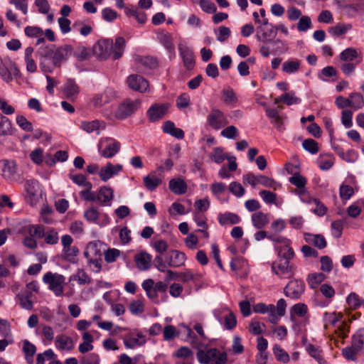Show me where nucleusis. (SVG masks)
I'll return each mask as SVG.
<instances>
[{"instance_id":"338daca9","label":"nucleus","mask_w":364,"mask_h":364,"mask_svg":"<svg viewBox=\"0 0 364 364\" xmlns=\"http://www.w3.org/2000/svg\"><path fill=\"white\" fill-rule=\"evenodd\" d=\"M16 123L24 131L31 132L33 130L32 124L23 115L16 117Z\"/></svg>"},{"instance_id":"4d7b16f0","label":"nucleus","mask_w":364,"mask_h":364,"mask_svg":"<svg viewBox=\"0 0 364 364\" xmlns=\"http://www.w3.org/2000/svg\"><path fill=\"white\" fill-rule=\"evenodd\" d=\"M38 182L36 180H28L25 183V190L31 198H33L37 193Z\"/></svg>"},{"instance_id":"393cba45","label":"nucleus","mask_w":364,"mask_h":364,"mask_svg":"<svg viewBox=\"0 0 364 364\" xmlns=\"http://www.w3.org/2000/svg\"><path fill=\"white\" fill-rule=\"evenodd\" d=\"M124 345L127 348H134L138 346H143L146 340L144 337L138 333L136 336L131 334L124 338Z\"/></svg>"},{"instance_id":"603ef678","label":"nucleus","mask_w":364,"mask_h":364,"mask_svg":"<svg viewBox=\"0 0 364 364\" xmlns=\"http://www.w3.org/2000/svg\"><path fill=\"white\" fill-rule=\"evenodd\" d=\"M70 279L76 280L80 285L90 284L91 282L90 277L83 269H78L77 273L72 276Z\"/></svg>"},{"instance_id":"7ed1b4c3","label":"nucleus","mask_w":364,"mask_h":364,"mask_svg":"<svg viewBox=\"0 0 364 364\" xmlns=\"http://www.w3.org/2000/svg\"><path fill=\"white\" fill-rule=\"evenodd\" d=\"M197 358L201 364H226L228 355L225 352L212 348L207 350H198Z\"/></svg>"},{"instance_id":"13d9d810","label":"nucleus","mask_w":364,"mask_h":364,"mask_svg":"<svg viewBox=\"0 0 364 364\" xmlns=\"http://www.w3.org/2000/svg\"><path fill=\"white\" fill-rule=\"evenodd\" d=\"M273 352L279 361L284 363L289 362V356L279 345H274L273 347Z\"/></svg>"},{"instance_id":"4c0bfd02","label":"nucleus","mask_w":364,"mask_h":364,"mask_svg":"<svg viewBox=\"0 0 364 364\" xmlns=\"http://www.w3.org/2000/svg\"><path fill=\"white\" fill-rule=\"evenodd\" d=\"M253 225L257 229H262L269 223L267 214L262 212H257L252 215Z\"/></svg>"},{"instance_id":"864d4df0","label":"nucleus","mask_w":364,"mask_h":364,"mask_svg":"<svg viewBox=\"0 0 364 364\" xmlns=\"http://www.w3.org/2000/svg\"><path fill=\"white\" fill-rule=\"evenodd\" d=\"M351 28V24H338L330 28L328 31L331 35L338 36L345 34L347 31L350 30Z\"/></svg>"},{"instance_id":"de8ad7c7","label":"nucleus","mask_w":364,"mask_h":364,"mask_svg":"<svg viewBox=\"0 0 364 364\" xmlns=\"http://www.w3.org/2000/svg\"><path fill=\"white\" fill-rule=\"evenodd\" d=\"M277 252L279 257L283 258L284 261H289L294 256V250L290 247V244H286L278 247Z\"/></svg>"},{"instance_id":"473e14b6","label":"nucleus","mask_w":364,"mask_h":364,"mask_svg":"<svg viewBox=\"0 0 364 364\" xmlns=\"http://www.w3.org/2000/svg\"><path fill=\"white\" fill-rule=\"evenodd\" d=\"M126 46V41L123 37H117L113 43V49L112 55L114 60L120 58L124 53Z\"/></svg>"},{"instance_id":"f3484780","label":"nucleus","mask_w":364,"mask_h":364,"mask_svg":"<svg viewBox=\"0 0 364 364\" xmlns=\"http://www.w3.org/2000/svg\"><path fill=\"white\" fill-rule=\"evenodd\" d=\"M186 255L180 251L172 250L166 255V262L170 267H180L185 264Z\"/></svg>"},{"instance_id":"bb28decb","label":"nucleus","mask_w":364,"mask_h":364,"mask_svg":"<svg viewBox=\"0 0 364 364\" xmlns=\"http://www.w3.org/2000/svg\"><path fill=\"white\" fill-rule=\"evenodd\" d=\"M144 186L150 191H153L162 183L161 178L156 175V171L150 173L143 178Z\"/></svg>"},{"instance_id":"8fccbe9b","label":"nucleus","mask_w":364,"mask_h":364,"mask_svg":"<svg viewBox=\"0 0 364 364\" xmlns=\"http://www.w3.org/2000/svg\"><path fill=\"white\" fill-rule=\"evenodd\" d=\"M333 157L332 156H325L320 155L317 159V164L321 170L326 171L330 169L333 165Z\"/></svg>"},{"instance_id":"c85d7f7f","label":"nucleus","mask_w":364,"mask_h":364,"mask_svg":"<svg viewBox=\"0 0 364 364\" xmlns=\"http://www.w3.org/2000/svg\"><path fill=\"white\" fill-rule=\"evenodd\" d=\"M114 193L112 188L110 187L103 186L100 189L99 193L97 195V200L103 204L110 205Z\"/></svg>"},{"instance_id":"6e6552de","label":"nucleus","mask_w":364,"mask_h":364,"mask_svg":"<svg viewBox=\"0 0 364 364\" xmlns=\"http://www.w3.org/2000/svg\"><path fill=\"white\" fill-rule=\"evenodd\" d=\"M18 74L19 70L15 63L9 58H0V76L4 81L9 82L14 76L17 77Z\"/></svg>"},{"instance_id":"ddd939ff","label":"nucleus","mask_w":364,"mask_h":364,"mask_svg":"<svg viewBox=\"0 0 364 364\" xmlns=\"http://www.w3.org/2000/svg\"><path fill=\"white\" fill-rule=\"evenodd\" d=\"M277 36V31L274 25H270V27L257 26L256 38L262 43H273Z\"/></svg>"},{"instance_id":"a211bd4d","label":"nucleus","mask_w":364,"mask_h":364,"mask_svg":"<svg viewBox=\"0 0 364 364\" xmlns=\"http://www.w3.org/2000/svg\"><path fill=\"white\" fill-rule=\"evenodd\" d=\"M115 92L110 88L106 89L103 92L96 95L92 100L95 107H101L110 102L115 97Z\"/></svg>"},{"instance_id":"f8f14e48","label":"nucleus","mask_w":364,"mask_h":364,"mask_svg":"<svg viewBox=\"0 0 364 364\" xmlns=\"http://www.w3.org/2000/svg\"><path fill=\"white\" fill-rule=\"evenodd\" d=\"M272 271L280 278H290L294 274L293 267L289 264V261L280 260L274 262L272 266Z\"/></svg>"},{"instance_id":"dca6fc26","label":"nucleus","mask_w":364,"mask_h":364,"mask_svg":"<svg viewBox=\"0 0 364 364\" xmlns=\"http://www.w3.org/2000/svg\"><path fill=\"white\" fill-rule=\"evenodd\" d=\"M127 82L132 90L140 92H146L149 88L148 81L141 75H131L127 77Z\"/></svg>"},{"instance_id":"2f4dec72","label":"nucleus","mask_w":364,"mask_h":364,"mask_svg":"<svg viewBox=\"0 0 364 364\" xmlns=\"http://www.w3.org/2000/svg\"><path fill=\"white\" fill-rule=\"evenodd\" d=\"M240 221V217L233 213H220L218 215V222L221 225H235Z\"/></svg>"},{"instance_id":"c9c22d12","label":"nucleus","mask_w":364,"mask_h":364,"mask_svg":"<svg viewBox=\"0 0 364 364\" xmlns=\"http://www.w3.org/2000/svg\"><path fill=\"white\" fill-rule=\"evenodd\" d=\"M301 67V60L298 59L288 60L282 64V71L287 74H292L299 70Z\"/></svg>"},{"instance_id":"e433bc0d","label":"nucleus","mask_w":364,"mask_h":364,"mask_svg":"<svg viewBox=\"0 0 364 364\" xmlns=\"http://www.w3.org/2000/svg\"><path fill=\"white\" fill-rule=\"evenodd\" d=\"M209 157L213 161L218 164L223 163L225 159H228V161L232 160V158H230L221 147H215L213 152L209 154Z\"/></svg>"},{"instance_id":"412c9836","label":"nucleus","mask_w":364,"mask_h":364,"mask_svg":"<svg viewBox=\"0 0 364 364\" xmlns=\"http://www.w3.org/2000/svg\"><path fill=\"white\" fill-rule=\"evenodd\" d=\"M134 260L139 270L146 271L151 266L152 257L148 252L141 251L135 255Z\"/></svg>"},{"instance_id":"79ce46f5","label":"nucleus","mask_w":364,"mask_h":364,"mask_svg":"<svg viewBox=\"0 0 364 364\" xmlns=\"http://www.w3.org/2000/svg\"><path fill=\"white\" fill-rule=\"evenodd\" d=\"M160 43L165 47V48L170 53L174 55L175 47L173 43L171 36L168 33H161L159 36Z\"/></svg>"},{"instance_id":"423d86ee","label":"nucleus","mask_w":364,"mask_h":364,"mask_svg":"<svg viewBox=\"0 0 364 364\" xmlns=\"http://www.w3.org/2000/svg\"><path fill=\"white\" fill-rule=\"evenodd\" d=\"M43 282L48 285V288L55 296H60L63 294V284L65 278L63 275L58 273L48 272L43 278Z\"/></svg>"},{"instance_id":"5fc2aeb1","label":"nucleus","mask_w":364,"mask_h":364,"mask_svg":"<svg viewBox=\"0 0 364 364\" xmlns=\"http://www.w3.org/2000/svg\"><path fill=\"white\" fill-rule=\"evenodd\" d=\"M357 57L358 53L356 50L353 48H346L340 54L341 60L344 62H351L357 58Z\"/></svg>"},{"instance_id":"bf43d9fd","label":"nucleus","mask_w":364,"mask_h":364,"mask_svg":"<svg viewBox=\"0 0 364 364\" xmlns=\"http://www.w3.org/2000/svg\"><path fill=\"white\" fill-rule=\"evenodd\" d=\"M275 306L273 304L267 305L264 303H258L253 306V311L257 314H269L274 310Z\"/></svg>"},{"instance_id":"f704fd0d","label":"nucleus","mask_w":364,"mask_h":364,"mask_svg":"<svg viewBox=\"0 0 364 364\" xmlns=\"http://www.w3.org/2000/svg\"><path fill=\"white\" fill-rule=\"evenodd\" d=\"M125 14L129 17H134L137 22L141 24L145 23L147 19L146 14L144 11H139L134 6L126 7Z\"/></svg>"},{"instance_id":"5701e85b","label":"nucleus","mask_w":364,"mask_h":364,"mask_svg":"<svg viewBox=\"0 0 364 364\" xmlns=\"http://www.w3.org/2000/svg\"><path fill=\"white\" fill-rule=\"evenodd\" d=\"M101 246L102 244L99 242L95 241L88 243L84 252V256L88 260L102 258Z\"/></svg>"},{"instance_id":"f257e3e1","label":"nucleus","mask_w":364,"mask_h":364,"mask_svg":"<svg viewBox=\"0 0 364 364\" xmlns=\"http://www.w3.org/2000/svg\"><path fill=\"white\" fill-rule=\"evenodd\" d=\"M39 65L44 73H52L56 68L66 62L73 53V48L63 45L56 48L54 45L41 48L38 51Z\"/></svg>"},{"instance_id":"f03ea898","label":"nucleus","mask_w":364,"mask_h":364,"mask_svg":"<svg viewBox=\"0 0 364 364\" xmlns=\"http://www.w3.org/2000/svg\"><path fill=\"white\" fill-rule=\"evenodd\" d=\"M141 287L143 289L146 291V296L154 304H158L160 303V300L159 299L158 297L159 293L164 294V296L161 301H166V290L168 287L167 284L164 283L163 282H158L155 283L152 279H147L142 282Z\"/></svg>"},{"instance_id":"c756f323","label":"nucleus","mask_w":364,"mask_h":364,"mask_svg":"<svg viewBox=\"0 0 364 364\" xmlns=\"http://www.w3.org/2000/svg\"><path fill=\"white\" fill-rule=\"evenodd\" d=\"M55 346L60 350H71L74 348V343L70 337L60 335L56 337Z\"/></svg>"},{"instance_id":"cd10ccee","label":"nucleus","mask_w":364,"mask_h":364,"mask_svg":"<svg viewBox=\"0 0 364 364\" xmlns=\"http://www.w3.org/2000/svg\"><path fill=\"white\" fill-rule=\"evenodd\" d=\"M13 134L14 128L11 121L0 114V136H11Z\"/></svg>"},{"instance_id":"a18cd8bd","label":"nucleus","mask_w":364,"mask_h":364,"mask_svg":"<svg viewBox=\"0 0 364 364\" xmlns=\"http://www.w3.org/2000/svg\"><path fill=\"white\" fill-rule=\"evenodd\" d=\"M223 101L228 105L235 104L237 102V97L234 90L230 87L224 88L222 90Z\"/></svg>"},{"instance_id":"58836bf2","label":"nucleus","mask_w":364,"mask_h":364,"mask_svg":"<svg viewBox=\"0 0 364 364\" xmlns=\"http://www.w3.org/2000/svg\"><path fill=\"white\" fill-rule=\"evenodd\" d=\"M308 312V307L303 303L294 304L290 309V318L291 321H294L295 316L304 317Z\"/></svg>"},{"instance_id":"4468645a","label":"nucleus","mask_w":364,"mask_h":364,"mask_svg":"<svg viewBox=\"0 0 364 364\" xmlns=\"http://www.w3.org/2000/svg\"><path fill=\"white\" fill-rule=\"evenodd\" d=\"M305 285L301 280H291L284 288V294L292 299H298L304 291Z\"/></svg>"},{"instance_id":"9d476101","label":"nucleus","mask_w":364,"mask_h":364,"mask_svg":"<svg viewBox=\"0 0 364 364\" xmlns=\"http://www.w3.org/2000/svg\"><path fill=\"white\" fill-rule=\"evenodd\" d=\"M113 41L103 39L98 41L93 46L94 54L100 60L107 59L112 53Z\"/></svg>"},{"instance_id":"680f3d73","label":"nucleus","mask_w":364,"mask_h":364,"mask_svg":"<svg viewBox=\"0 0 364 364\" xmlns=\"http://www.w3.org/2000/svg\"><path fill=\"white\" fill-rule=\"evenodd\" d=\"M289 181L291 184L296 186L298 188H304L307 183L306 179L299 173H294L291 177L289 178Z\"/></svg>"},{"instance_id":"49530a36","label":"nucleus","mask_w":364,"mask_h":364,"mask_svg":"<svg viewBox=\"0 0 364 364\" xmlns=\"http://www.w3.org/2000/svg\"><path fill=\"white\" fill-rule=\"evenodd\" d=\"M353 348L357 350H364V329L360 330L353 336L352 340Z\"/></svg>"},{"instance_id":"e2e57ef3","label":"nucleus","mask_w":364,"mask_h":364,"mask_svg":"<svg viewBox=\"0 0 364 364\" xmlns=\"http://www.w3.org/2000/svg\"><path fill=\"white\" fill-rule=\"evenodd\" d=\"M217 34V40L220 42H225L231 34V31L228 27L221 26L218 28V32L215 31Z\"/></svg>"},{"instance_id":"0eeeda50","label":"nucleus","mask_w":364,"mask_h":364,"mask_svg":"<svg viewBox=\"0 0 364 364\" xmlns=\"http://www.w3.org/2000/svg\"><path fill=\"white\" fill-rule=\"evenodd\" d=\"M140 105L141 101L139 100L127 99L118 107L115 112V117L118 119H124L134 114Z\"/></svg>"},{"instance_id":"1a4fd4ad","label":"nucleus","mask_w":364,"mask_h":364,"mask_svg":"<svg viewBox=\"0 0 364 364\" xmlns=\"http://www.w3.org/2000/svg\"><path fill=\"white\" fill-rule=\"evenodd\" d=\"M207 123L215 130H219L229 122L225 114L218 108H213L207 116Z\"/></svg>"},{"instance_id":"39448f33","label":"nucleus","mask_w":364,"mask_h":364,"mask_svg":"<svg viewBox=\"0 0 364 364\" xmlns=\"http://www.w3.org/2000/svg\"><path fill=\"white\" fill-rule=\"evenodd\" d=\"M243 183H247L252 187H255L257 184H262L266 188H270L274 190L281 187V184L273 178L262 174L255 175L252 173H248L243 176Z\"/></svg>"},{"instance_id":"a878e982","label":"nucleus","mask_w":364,"mask_h":364,"mask_svg":"<svg viewBox=\"0 0 364 364\" xmlns=\"http://www.w3.org/2000/svg\"><path fill=\"white\" fill-rule=\"evenodd\" d=\"M304 240L307 243L314 245L318 249H323L327 245L324 237L318 234L305 233Z\"/></svg>"},{"instance_id":"052dcab7","label":"nucleus","mask_w":364,"mask_h":364,"mask_svg":"<svg viewBox=\"0 0 364 364\" xmlns=\"http://www.w3.org/2000/svg\"><path fill=\"white\" fill-rule=\"evenodd\" d=\"M70 178L77 185L92 188V183L87 181L85 176L82 174L70 175Z\"/></svg>"},{"instance_id":"774afa93","label":"nucleus","mask_w":364,"mask_h":364,"mask_svg":"<svg viewBox=\"0 0 364 364\" xmlns=\"http://www.w3.org/2000/svg\"><path fill=\"white\" fill-rule=\"evenodd\" d=\"M152 247L159 254L162 255L167 251L168 245L164 240H157L152 243Z\"/></svg>"},{"instance_id":"aec40b11","label":"nucleus","mask_w":364,"mask_h":364,"mask_svg":"<svg viewBox=\"0 0 364 364\" xmlns=\"http://www.w3.org/2000/svg\"><path fill=\"white\" fill-rule=\"evenodd\" d=\"M178 50L186 69L188 70L193 69L196 62L193 50L187 46H181L178 47Z\"/></svg>"},{"instance_id":"b1692460","label":"nucleus","mask_w":364,"mask_h":364,"mask_svg":"<svg viewBox=\"0 0 364 364\" xmlns=\"http://www.w3.org/2000/svg\"><path fill=\"white\" fill-rule=\"evenodd\" d=\"M1 174L6 179H11L16 173V165L13 161L6 159L0 161Z\"/></svg>"},{"instance_id":"2eb2a0df","label":"nucleus","mask_w":364,"mask_h":364,"mask_svg":"<svg viewBox=\"0 0 364 364\" xmlns=\"http://www.w3.org/2000/svg\"><path fill=\"white\" fill-rule=\"evenodd\" d=\"M341 317V315L336 314L335 312H326L323 315L324 327L327 328L328 326L338 327V328L341 331V336L342 337H346L347 336L346 333L344 331L343 328H341V326L345 328L344 322L340 321Z\"/></svg>"},{"instance_id":"09e8293b","label":"nucleus","mask_w":364,"mask_h":364,"mask_svg":"<svg viewBox=\"0 0 364 364\" xmlns=\"http://www.w3.org/2000/svg\"><path fill=\"white\" fill-rule=\"evenodd\" d=\"M346 301L351 309H358L360 306H363L364 307V299H362L359 297V296L352 292L347 297Z\"/></svg>"},{"instance_id":"a19ab883","label":"nucleus","mask_w":364,"mask_h":364,"mask_svg":"<svg viewBox=\"0 0 364 364\" xmlns=\"http://www.w3.org/2000/svg\"><path fill=\"white\" fill-rule=\"evenodd\" d=\"M78 253L79 250L75 246L63 247L62 257L65 260L74 263L76 262V257Z\"/></svg>"},{"instance_id":"0e129e2a","label":"nucleus","mask_w":364,"mask_h":364,"mask_svg":"<svg viewBox=\"0 0 364 364\" xmlns=\"http://www.w3.org/2000/svg\"><path fill=\"white\" fill-rule=\"evenodd\" d=\"M121 252L115 248L108 249L105 252V259L107 263H112L120 256Z\"/></svg>"},{"instance_id":"3c124183","label":"nucleus","mask_w":364,"mask_h":364,"mask_svg":"<svg viewBox=\"0 0 364 364\" xmlns=\"http://www.w3.org/2000/svg\"><path fill=\"white\" fill-rule=\"evenodd\" d=\"M134 60L137 63H141L144 66L149 68H154L157 66V61L155 58L150 56L136 55Z\"/></svg>"},{"instance_id":"7c9ffc66","label":"nucleus","mask_w":364,"mask_h":364,"mask_svg":"<svg viewBox=\"0 0 364 364\" xmlns=\"http://www.w3.org/2000/svg\"><path fill=\"white\" fill-rule=\"evenodd\" d=\"M22 350L28 364H33V355L36 352V347L28 340L23 341Z\"/></svg>"},{"instance_id":"ea45409f","label":"nucleus","mask_w":364,"mask_h":364,"mask_svg":"<svg viewBox=\"0 0 364 364\" xmlns=\"http://www.w3.org/2000/svg\"><path fill=\"white\" fill-rule=\"evenodd\" d=\"M80 92L79 87L73 80H68L63 87V92L68 98L75 97Z\"/></svg>"},{"instance_id":"6ab92c4d","label":"nucleus","mask_w":364,"mask_h":364,"mask_svg":"<svg viewBox=\"0 0 364 364\" xmlns=\"http://www.w3.org/2000/svg\"><path fill=\"white\" fill-rule=\"evenodd\" d=\"M122 170L121 164H112L108 162L106 166L101 168L99 172L102 181L106 182L114 176L117 175Z\"/></svg>"},{"instance_id":"6e6d98bb","label":"nucleus","mask_w":364,"mask_h":364,"mask_svg":"<svg viewBox=\"0 0 364 364\" xmlns=\"http://www.w3.org/2000/svg\"><path fill=\"white\" fill-rule=\"evenodd\" d=\"M302 146L306 151H309L311 154H316L319 150L318 143L312 139H305L302 142Z\"/></svg>"},{"instance_id":"9b49d317","label":"nucleus","mask_w":364,"mask_h":364,"mask_svg":"<svg viewBox=\"0 0 364 364\" xmlns=\"http://www.w3.org/2000/svg\"><path fill=\"white\" fill-rule=\"evenodd\" d=\"M169 105L164 104H153L147 110L146 116L151 122H155L162 119L168 113Z\"/></svg>"},{"instance_id":"20e7f679","label":"nucleus","mask_w":364,"mask_h":364,"mask_svg":"<svg viewBox=\"0 0 364 364\" xmlns=\"http://www.w3.org/2000/svg\"><path fill=\"white\" fill-rule=\"evenodd\" d=\"M97 146L102 156L110 159L119 151L121 144L113 138L105 137L100 140Z\"/></svg>"},{"instance_id":"c03bdc74","label":"nucleus","mask_w":364,"mask_h":364,"mask_svg":"<svg viewBox=\"0 0 364 364\" xmlns=\"http://www.w3.org/2000/svg\"><path fill=\"white\" fill-rule=\"evenodd\" d=\"M306 349L309 354L315 358L319 364H326V361L322 357V350L318 348L312 344H308Z\"/></svg>"},{"instance_id":"72a5a7b5","label":"nucleus","mask_w":364,"mask_h":364,"mask_svg":"<svg viewBox=\"0 0 364 364\" xmlns=\"http://www.w3.org/2000/svg\"><path fill=\"white\" fill-rule=\"evenodd\" d=\"M169 188L173 193L181 195L186 192L187 186L183 180L173 178L169 181Z\"/></svg>"},{"instance_id":"4be33fe9","label":"nucleus","mask_w":364,"mask_h":364,"mask_svg":"<svg viewBox=\"0 0 364 364\" xmlns=\"http://www.w3.org/2000/svg\"><path fill=\"white\" fill-rule=\"evenodd\" d=\"M80 129L87 133H92L96 132V134L99 135L100 130L105 129V123L103 121L95 119L91 122L82 121L80 125Z\"/></svg>"},{"instance_id":"37998d69","label":"nucleus","mask_w":364,"mask_h":364,"mask_svg":"<svg viewBox=\"0 0 364 364\" xmlns=\"http://www.w3.org/2000/svg\"><path fill=\"white\" fill-rule=\"evenodd\" d=\"M350 107L357 110L364 106V100L360 93L354 92L350 95Z\"/></svg>"},{"instance_id":"69168bd1","label":"nucleus","mask_w":364,"mask_h":364,"mask_svg":"<svg viewBox=\"0 0 364 364\" xmlns=\"http://www.w3.org/2000/svg\"><path fill=\"white\" fill-rule=\"evenodd\" d=\"M24 31L25 34L31 38H38L43 35V31L38 26H26Z\"/></svg>"}]
</instances>
